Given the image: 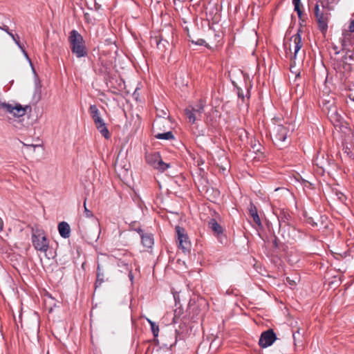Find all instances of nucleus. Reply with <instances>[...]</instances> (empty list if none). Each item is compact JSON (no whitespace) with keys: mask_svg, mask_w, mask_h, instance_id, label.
<instances>
[{"mask_svg":"<svg viewBox=\"0 0 354 354\" xmlns=\"http://www.w3.org/2000/svg\"><path fill=\"white\" fill-rule=\"evenodd\" d=\"M68 41L72 53L77 58L87 56L88 53L83 37L76 30L70 32Z\"/></svg>","mask_w":354,"mask_h":354,"instance_id":"f257e3e1","label":"nucleus"},{"mask_svg":"<svg viewBox=\"0 0 354 354\" xmlns=\"http://www.w3.org/2000/svg\"><path fill=\"white\" fill-rule=\"evenodd\" d=\"M290 135L289 124H276L271 133V138L273 143L280 149H282L289 145L287 140Z\"/></svg>","mask_w":354,"mask_h":354,"instance_id":"f03ea898","label":"nucleus"},{"mask_svg":"<svg viewBox=\"0 0 354 354\" xmlns=\"http://www.w3.org/2000/svg\"><path fill=\"white\" fill-rule=\"evenodd\" d=\"M32 243L35 250L46 252L49 248V241L45 232L39 227L32 228Z\"/></svg>","mask_w":354,"mask_h":354,"instance_id":"7ed1b4c3","label":"nucleus"},{"mask_svg":"<svg viewBox=\"0 0 354 354\" xmlns=\"http://www.w3.org/2000/svg\"><path fill=\"white\" fill-rule=\"evenodd\" d=\"M354 53L348 50L341 58L334 59V68L339 73L350 72L352 70V65L350 62L354 59Z\"/></svg>","mask_w":354,"mask_h":354,"instance_id":"20e7f679","label":"nucleus"},{"mask_svg":"<svg viewBox=\"0 0 354 354\" xmlns=\"http://www.w3.org/2000/svg\"><path fill=\"white\" fill-rule=\"evenodd\" d=\"M279 233L287 242L295 241L297 239H301L303 232L290 224L286 225L279 227Z\"/></svg>","mask_w":354,"mask_h":354,"instance_id":"39448f33","label":"nucleus"},{"mask_svg":"<svg viewBox=\"0 0 354 354\" xmlns=\"http://www.w3.org/2000/svg\"><path fill=\"white\" fill-rule=\"evenodd\" d=\"M314 12L319 30L322 33L326 32L328 30L330 14L324 10V6H323L322 10H321L317 3L315 6Z\"/></svg>","mask_w":354,"mask_h":354,"instance_id":"423d86ee","label":"nucleus"},{"mask_svg":"<svg viewBox=\"0 0 354 354\" xmlns=\"http://www.w3.org/2000/svg\"><path fill=\"white\" fill-rule=\"evenodd\" d=\"M147 162L154 169L160 171H165L169 167V165L163 162L159 152L147 153L145 156Z\"/></svg>","mask_w":354,"mask_h":354,"instance_id":"0eeeda50","label":"nucleus"},{"mask_svg":"<svg viewBox=\"0 0 354 354\" xmlns=\"http://www.w3.org/2000/svg\"><path fill=\"white\" fill-rule=\"evenodd\" d=\"M175 231L177 236L176 241L179 249L182 250L184 253L189 252L191 248V243L185 230L183 227L177 225L175 227Z\"/></svg>","mask_w":354,"mask_h":354,"instance_id":"6e6552de","label":"nucleus"},{"mask_svg":"<svg viewBox=\"0 0 354 354\" xmlns=\"http://www.w3.org/2000/svg\"><path fill=\"white\" fill-rule=\"evenodd\" d=\"M301 30L300 29H299L297 30V32L291 37L290 40L294 43V51L295 52H294L293 55H292V53H291V48L290 47L287 48L286 44H284V48H285L286 57H288V54H290V59L291 62H293L294 64H295V59L297 57V55L303 46L302 41H301Z\"/></svg>","mask_w":354,"mask_h":354,"instance_id":"1a4fd4ad","label":"nucleus"},{"mask_svg":"<svg viewBox=\"0 0 354 354\" xmlns=\"http://www.w3.org/2000/svg\"><path fill=\"white\" fill-rule=\"evenodd\" d=\"M30 110L31 108L30 106L26 105L25 106H23L20 104H16L15 106H13L11 104H3V110L6 111L7 113H9L10 114H12L15 117H22L25 115V114L27 112V110Z\"/></svg>","mask_w":354,"mask_h":354,"instance_id":"9d476101","label":"nucleus"},{"mask_svg":"<svg viewBox=\"0 0 354 354\" xmlns=\"http://www.w3.org/2000/svg\"><path fill=\"white\" fill-rule=\"evenodd\" d=\"M277 339L276 334L272 329H268L263 332L259 340V344L261 348L270 346Z\"/></svg>","mask_w":354,"mask_h":354,"instance_id":"9b49d317","label":"nucleus"},{"mask_svg":"<svg viewBox=\"0 0 354 354\" xmlns=\"http://www.w3.org/2000/svg\"><path fill=\"white\" fill-rule=\"evenodd\" d=\"M339 41L342 45V50L347 51L354 44V35L343 30Z\"/></svg>","mask_w":354,"mask_h":354,"instance_id":"f8f14e48","label":"nucleus"},{"mask_svg":"<svg viewBox=\"0 0 354 354\" xmlns=\"http://www.w3.org/2000/svg\"><path fill=\"white\" fill-rule=\"evenodd\" d=\"M322 110L327 113L328 115L331 113L330 117H334L336 120H339V115L337 113V108L335 106V102L330 100H323L322 102Z\"/></svg>","mask_w":354,"mask_h":354,"instance_id":"ddd939ff","label":"nucleus"},{"mask_svg":"<svg viewBox=\"0 0 354 354\" xmlns=\"http://www.w3.org/2000/svg\"><path fill=\"white\" fill-rule=\"evenodd\" d=\"M277 218L279 221V227H281L286 225L290 224L291 216L287 210L282 209L279 210Z\"/></svg>","mask_w":354,"mask_h":354,"instance_id":"4468645a","label":"nucleus"},{"mask_svg":"<svg viewBox=\"0 0 354 354\" xmlns=\"http://www.w3.org/2000/svg\"><path fill=\"white\" fill-rule=\"evenodd\" d=\"M248 214L250 217L252 218L253 221L255 223V224L257 225L258 227H263L261 221L258 214L257 208L252 203H250L249 205Z\"/></svg>","mask_w":354,"mask_h":354,"instance_id":"2eb2a0df","label":"nucleus"},{"mask_svg":"<svg viewBox=\"0 0 354 354\" xmlns=\"http://www.w3.org/2000/svg\"><path fill=\"white\" fill-rule=\"evenodd\" d=\"M208 227L214 232L215 235L218 238H222L223 232V227L214 218L209 220Z\"/></svg>","mask_w":354,"mask_h":354,"instance_id":"dca6fc26","label":"nucleus"},{"mask_svg":"<svg viewBox=\"0 0 354 354\" xmlns=\"http://www.w3.org/2000/svg\"><path fill=\"white\" fill-rule=\"evenodd\" d=\"M58 231L60 236L64 239H67L71 234V227L67 222L62 221L58 224Z\"/></svg>","mask_w":354,"mask_h":354,"instance_id":"f3484780","label":"nucleus"},{"mask_svg":"<svg viewBox=\"0 0 354 354\" xmlns=\"http://www.w3.org/2000/svg\"><path fill=\"white\" fill-rule=\"evenodd\" d=\"M95 287L97 288L104 281V270L100 263H97Z\"/></svg>","mask_w":354,"mask_h":354,"instance_id":"a211bd4d","label":"nucleus"},{"mask_svg":"<svg viewBox=\"0 0 354 354\" xmlns=\"http://www.w3.org/2000/svg\"><path fill=\"white\" fill-rule=\"evenodd\" d=\"M141 243L144 247L151 248L153 245V238L152 234L146 233L142 235Z\"/></svg>","mask_w":354,"mask_h":354,"instance_id":"6ab92c4d","label":"nucleus"},{"mask_svg":"<svg viewBox=\"0 0 354 354\" xmlns=\"http://www.w3.org/2000/svg\"><path fill=\"white\" fill-rule=\"evenodd\" d=\"M205 106V101L201 99L196 106H189V107L191 108V109H194V112H195L198 116H201L204 111Z\"/></svg>","mask_w":354,"mask_h":354,"instance_id":"aec40b11","label":"nucleus"},{"mask_svg":"<svg viewBox=\"0 0 354 354\" xmlns=\"http://www.w3.org/2000/svg\"><path fill=\"white\" fill-rule=\"evenodd\" d=\"M194 111V109H191L189 106L185 109V113L191 124H194L199 117Z\"/></svg>","mask_w":354,"mask_h":354,"instance_id":"412c9836","label":"nucleus"},{"mask_svg":"<svg viewBox=\"0 0 354 354\" xmlns=\"http://www.w3.org/2000/svg\"><path fill=\"white\" fill-rule=\"evenodd\" d=\"M89 112H90L92 119L93 120V122L95 120H96L97 118H101L99 110H98L97 106L95 104L90 106Z\"/></svg>","mask_w":354,"mask_h":354,"instance_id":"4be33fe9","label":"nucleus"},{"mask_svg":"<svg viewBox=\"0 0 354 354\" xmlns=\"http://www.w3.org/2000/svg\"><path fill=\"white\" fill-rule=\"evenodd\" d=\"M95 127L106 139H109L110 138V133L105 123L103 124L97 125Z\"/></svg>","mask_w":354,"mask_h":354,"instance_id":"5701e85b","label":"nucleus"},{"mask_svg":"<svg viewBox=\"0 0 354 354\" xmlns=\"http://www.w3.org/2000/svg\"><path fill=\"white\" fill-rule=\"evenodd\" d=\"M155 137L159 140H173L174 138V136L171 131L158 133Z\"/></svg>","mask_w":354,"mask_h":354,"instance_id":"b1692460","label":"nucleus"},{"mask_svg":"<svg viewBox=\"0 0 354 354\" xmlns=\"http://www.w3.org/2000/svg\"><path fill=\"white\" fill-rule=\"evenodd\" d=\"M292 3L295 6V11L297 12L299 18L301 19L302 12L300 8L301 0H292Z\"/></svg>","mask_w":354,"mask_h":354,"instance_id":"393cba45","label":"nucleus"},{"mask_svg":"<svg viewBox=\"0 0 354 354\" xmlns=\"http://www.w3.org/2000/svg\"><path fill=\"white\" fill-rule=\"evenodd\" d=\"M251 147L254 152H259L261 149V144L256 140H251Z\"/></svg>","mask_w":354,"mask_h":354,"instance_id":"a878e982","label":"nucleus"},{"mask_svg":"<svg viewBox=\"0 0 354 354\" xmlns=\"http://www.w3.org/2000/svg\"><path fill=\"white\" fill-rule=\"evenodd\" d=\"M118 266L122 269L121 271H127L131 268L127 262H126L125 261H122L121 259L118 260Z\"/></svg>","mask_w":354,"mask_h":354,"instance_id":"bb28decb","label":"nucleus"},{"mask_svg":"<svg viewBox=\"0 0 354 354\" xmlns=\"http://www.w3.org/2000/svg\"><path fill=\"white\" fill-rule=\"evenodd\" d=\"M150 325H151V329L153 333V335L154 337H157L158 335L159 332V327L156 323L151 322V320H148Z\"/></svg>","mask_w":354,"mask_h":354,"instance_id":"cd10ccee","label":"nucleus"},{"mask_svg":"<svg viewBox=\"0 0 354 354\" xmlns=\"http://www.w3.org/2000/svg\"><path fill=\"white\" fill-rule=\"evenodd\" d=\"M344 30L354 34V19L350 20L347 29Z\"/></svg>","mask_w":354,"mask_h":354,"instance_id":"c85d7f7f","label":"nucleus"},{"mask_svg":"<svg viewBox=\"0 0 354 354\" xmlns=\"http://www.w3.org/2000/svg\"><path fill=\"white\" fill-rule=\"evenodd\" d=\"M86 200H85L84 202V215L87 218H92V217H93V214L91 210H89L86 207Z\"/></svg>","mask_w":354,"mask_h":354,"instance_id":"c756f323","label":"nucleus"},{"mask_svg":"<svg viewBox=\"0 0 354 354\" xmlns=\"http://www.w3.org/2000/svg\"><path fill=\"white\" fill-rule=\"evenodd\" d=\"M306 222L310 225L311 226L313 227H317V223L315 222V218L312 216H308V217H306Z\"/></svg>","mask_w":354,"mask_h":354,"instance_id":"7c9ffc66","label":"nucleus"},{"mask_svg":"<svg viewBox=\"0 0 354 354\" xmlns=\"http://www.w3.org/2000/svg\"><path fill=\"white\" fill-rule=\"evenodd\" d=\"M17 46L21 49L24 56L26 57V59L30 62V59L28 55L27 52L25 50L24 47L21 45V44L19 42H17Z\"/></svg>","mask_w":354,"mask_h":354,"instance_id":"2f4dec72","label":"nucleus"},{"mask_svg":"<svg viewBox=\"0 0 354 354\" xmlns=\"http://www.w3.org/2000/svg\"><path fill=\"white\" fill-rule=\"evenodd\" d=\"M236 93H237L239 98H240L243 101H244L245 95H244L243 90L238 86H236Z\"/></svg>","mask_w":354,"mask_h":354,"instance_id":"473e14b6","label":"nucleus"},{"mask_svg":"<svg viewBox=\"0 0 354 354\" xmlns=\"http://www.w3.org/2000/svg\"><path fill=\"white\" fill-rule=\"evenodd\" d=\"M339 1V0H326L328 10L333 9V8L330 7V4L337 3Z\"/></svg>","mask_w":354,"mask_h":354,"instance_id":"72a5a7b5","label":"nucleus"},{"mask_svg":"<svg viewBox=\"0 0 354 354\" xmlns=\"http://www.w3.org/2000/svg\"><path fill=\"white\" fill-rule=\"evenodd\" d=\"M9 36L12 39L15 43L17 44V42H19V37L18 35H15L12 32H9Z\"/></svg>","mask_w":354,"mask_h":354,"instance_id":"f704fd0d","label":"nucleus"},{"mask_svg":"<svg viewBox=\"0 0 354 354\" xmlns=\"http://www.w3.org/2000/svg\"><path fill=\"white\" fill-rule=\"evenodd\" d=\"M23 145L27 148H32L35 151V148L40 147L39 145H33V144H28V143H23Z\"/></svg>","mask_w":354,"mask_h":354,"instance_id":"c9c22d12","label":"nucleus"},{"mask_svg":"<svg viewBox=\"0 0 354 354\" xmlns=\"http://www.w3.org/2000/svg\"><path fill=\"white\" fill-rule=\"evenodd\" d=\"M105 122H104L103 119L102 118H97L96 120L94 121V124L96 126L103 124Z\"/></svg>","mask_w":354,"mask_h":354,"instance_id":"e433bc0d","label":"nucleus"},{"mask_svg":"<svg viewBox=\"0 0 354 354\" xmlns=\"http://www.w3.org/2000/svg\"><path fill=\"white\" fill-rule=\"evenodd\" d=\"M79 229L84 235H87V232L82 224L79 225Z\"/></svg>","mask_w":354,"mask_h":354,"instance_id":"4c0bfd02","label":"nucleus"},{"mask_svg":"<svg viewBox=\"0 0 354 354\" xmlns=\"http://www.w3.org/2000/svg\"><path fill=\"white\" fill-rule=\"evenodd\" d=\"M196 44L201 45V46H205V41L203 39H199L196 41Z\"/></svg>","mask_w":354,"mask_h":354,"instance_id":"58836bf2","label":"nucleus"},{"mask_svg":"<svg viewBox=\"0 0 354 354\" xmlns=\"http://www.w3.org/2000/svg\"><path fill=\"white\" fill-rule=\"evenodd\" d=\"M135 231H136L140 234V237H142V235H144L146 234V233H144L143 230L140 227L135 229Z\"/></svg>","mask_w":354,"mask_h":354,"instance_id":"ea45409f","label":"nucleus"},{"mask_svg":"<svg viewBox=\"0 0 354 354\" xmlns=\"http://www.w3.org/2000/svg\"><path fill=\"white\" fill-rule=\"evenodd\" d=\"M1 30H3V31H5V32H7L8 35H9V32H11L10 31V30H9L8 26H1Z\"/></svg>","mask_w":354,"mask_h":354,"instance_id":"a19ab883","label":"nucleus"},{"mask_svg":"<svg viewBox=\"0 0 354 354\" xmlns=\"http://www.w3.org/2000/svg\"><path fill=\"white\" fill-rule=\"evenodd\" d=\"M337 196H338V198H339V199L340 200V201H342V202H343V201L345 200V198H346L345 196H344L343 194H342V193H340V194H337Z\"/></svg>","mask_w":354,"mask_h":354,"instance_id":"79ce46f5","label":"nucleus"},{"mask_svg":"<svg viewBox=\"0 0 354 354\" xmlns=\"http://www.w3.org/2000/svg\"><path fill=\"white\" fill-rule=\"evenodd\" d=\"M127 271L129 272V274H128V276H129V279H130L131 281H133V273H132V270H131V268H130V269H129V270H127Z\"/></svg>","mask_w":354,"mask_h":354,"instance_id":"37998d69","label":"nucleus"},{"mask_svg":"<svg viewBox=\"0 0 354 354\" xmlns=\"http://www.w3.org/2000/svg\"><path fill=\"white\" fill-rule=\"evenodd\" d=\"M3 229V222L1 218H0V231H2Z\"/></svg>","mask_w":354,"mask_h":354,"instance_id":"c03bdc74","label":"nucleus"},{"mask_svg":"<svg viewBox=\"0 0 354 354\" xmlns=\"http://www.w3.org/2000/svg\"><path fill=\"white\" fill-rule=\"evenodd\" d=\"M3 104H7V103H6V102H1L0 101V109H3Z\"/></svg>","mask_w":354,"mask_h":354,"instance_id":"a18cd8bd","label":"nucleus"},{"mask_svg":"<svg viewBox=\"0 0 354 354\" xmlns=\"http://www.w3.org/2000/svg\"><path fill=\"white\" fill-rule=\"evenodd\" d=\"M274 245L275 247H277V239H275L274 241Z\"/></svg>","mask_w":354,"mask_h":354,"instance_id":"49530a36","label":"nucleus"},{"mask_svg":"<svg viewBox=\"0 0 354 354\" xmlns=\"http://www.w3.org/2000/svg\"><path fill=\"white\" fill-rule=\"evenodd\" d=\"M320 218H321L322 219H323V218H326V217L325 216H320Z\"/></svg>","mask_w":354,"mask_h":354,"instance_id":"de8ad7c7","label":"nucleus"},{"mask_svg":"<svg viewBox=\"0 0 354 354\" xmlns=\"http://www.w3.org/2000/svg\"><path fill=\"white\" fill-rule=\"evenodd\" d=\"M339 53H340V51H336L335 54H339Z\"/></svg>","mask_w":354,"mask_h":354,"instance_id":"09e8293b","label":"nucleus"},{"mask_svg":"<svg viewBox=\"0 0 354 354\" xmlns=\"http://www.w3.org/2000/svg\"><path fill=\"white\" fill-rule=\"evenodd\" d=\"M293 283H295V281H292V282L290 283V285L293 284Z\"/></svg>","mask_w":354,"mask_h":354,"instance_id":"8fccbe9b","label":"nucleus"},{"mask_svg":"<svg viewBox=\"0 0 354 354\" xmlns=\"http://www.w3.org/2000/svg\"><path fill=\"white\" fill-rule=\"evenodd\" d=\"M293 283H295V281H292V282L290 283V285L293 284Z\"/></svg>","mask_w":354,"mask_h":354,"instance_id":"3c124183","label":"nucleus"},{"mask_svg":"<svg viewBox=\"0 0 354 354\" xmlns=\"http://www.w3.org/2000/svg\"><path fill=\"white\" fill-rule=\"evenodd\" d=\"M293 283H295V281H292V282L290 283V285L293 284Z\"/></svg>","mask_w":354,"mask_h":354,"instance_id":"603ef678","label":"nucleus"}]
</instances>
